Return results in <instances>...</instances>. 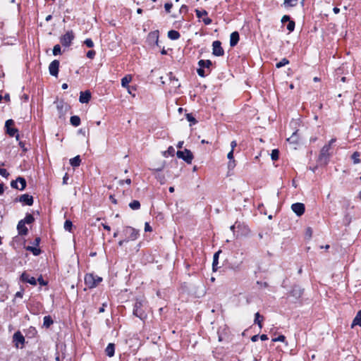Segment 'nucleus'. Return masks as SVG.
Instances as JSON below:
<instances>
[{"label": "nucleus", "instance_id": "27", "mask_svg": "<svg viewBox=\"0 0 361 361\" xmlns=\"http://www.w3.org/2000/svg\"><path fill=\"white\" fill-rule=\"evenodd\" d=\"M6 128V133L11 137H13L16 135V138L17 140H19V135L17 133H18V130L15 128H11V127H7Z\"/></svg>", "mask_w": 361, "mask_h": 361}, {"label": "nucleus", "instance_id": "48", "mask_svg": "<svg viewBox=\"0 0 361 361\" xmlns=\"http://www.w3.org/2000/svg\"><path fill=\"white\" fill-rule=\"evenodd\" d=\"M96 55V52L94 50H90L87 52V57L89 59H93Z\"/></svg>", "mask_w": 361, "mask_h": 361}, {"label": "nucleus", "instance_id": "44", "mask_svg": "<svg viewBox=\"0 0 361 361\" xmlns=\"http://www.w3.org/2000/svg\"><path fill=\"white\" fill-rule=\"evenodd\" d=\"M61 54V48L59 44H56L53 48V54L54 56L59 55Z\"/></svg>", "mask_w": 361, "mask_h": 361}, {"label": "nucleus", "instance_id": "8", "mask_svg": "<svg viewBox=\"0 0 361 361\" xmlns=\"http://www.w3.org/2000/svg\"><path fill=\"white\" fill-rule=\"evenodd\" d=\"M212 54L216 56H222L224 54V50L221 47V42L216 40L212 43Z\"/></svg>", "mask_w": 361, "mask_h": 361}, {"label": "nucleus", "instance_id": "22", "mask_svg": "<svg viewBox=\"0 0 361 361\" xmlns=\"http://www.w3.org/2000/svg\"><path fill=\"white\" fill-rule=\"evenodd\" d=\"M115 353V345L114 343H109L105 349V353L109 357H112Z\"/></svg>", "mask_w": 361, "mask_h": 361}, {"label": "nucleus", "instance_id": "34", "mask_svg": "<svg viewBox=\"0 0 361 361\" xmlns=\"http://www.w3.org/2000/svg\"><path fill=\"white\" fill-rule=\"evenodd\" d=\"M129 207L133 210H138L140 209V203L138 200H133L129 203Z\"/></svg>", "mask_w": 361, "mask_h": 361}, {"label": "nucleus", "instance_id": "51", "mask_svg": "<svg viewBox=\"0 0 361 361\" xmlns=\"http://www.w3.org/2000/svg\"><path fill=\"white\" fill-rule=\"evenodd\" d=\"M289 20H290V17L288 15H284L281 18V23L283 24L288 22Z\"/></svg>", "mask_w": 361, "mask_h": 361}, {"label": "nucleus", "instance_id": "57", "mask_svg": "<svg viewBox=\"0 0 361 361\" xmlns=\"http://www.w3.org/2000/svg\"><path fill=\"white\" fill-rule=\"evenodd\" d=\"M286 337L283 335H280L276 338H274L273 341H283L285 340Z\"/></svg>", "mask_w": 361, "mask_h": 361}, {"label": "nucleus", "instance_id": "54", "mask_svg": "<svg viewBox=\"0 0 361 361\" xmlns=\"http://www.w3.org/2000/svg\"><path fill=\"white\" fill-rule=\"evenodd\" d=\"M124 183L130 185L131 183V179L130 178H127L126 180H121L119 181V184L121 185H123Z\"/></svg>", "mask_w": 361, "mask_h": 361}, {"label": "nucleus", "instance_id": "10", "mask_svg": "<svg viewBox=\"0 0 361 361\" xmlns=\"http://www.w3.org/2000/svg\"><path fill=\"white\" fill-rule=\"evenodd\" d=\"M291 209L298 216H302L305 211V207L303 203L296 202L291 205Z\"/></svg>", "mask_w": 361, "mask_h": 361}, {"label": "nucleus", "instance_id": "23", "mask_svg": "<svg viewBox=\"0 0 361 361\" xmlns=\"http://www.w3.org/2000/svg\"><path fill=\"white\" fill-rule=\"evenodd\" d=\"M221 252V250H219L218 252H215L213 257V262H212V269L213 271H217V265L219 264V256Z\"/></svg>", "mask_w": 361, "mask_h": 361}, {"label": "nucleus", "instance_id": "38", "mask_svg": "<svg viewBox=\"0 0 361 361\" xmlns=\"http://www.w3.org/2000/svg\"><path fill=\"white\" fill-rule=\"evenodd\" d=\"M175 154V149L170 146L166 151L164 152L163 155L165 157H168L169 156H173Z\"/></svg>", "mask_w": 361, "mask_h": 361}, {"label": "nucleus", "instance_id": "16", "mask_svg": "<svg viewBox=\"0 0 361 361\" xmlns=\"http://www.w3.org/2000/svg\"><path fill=\"white\" fill-rule=\"evenodd\" d=\"M91 99V92L89 90L80 92L79 102L82 104H87Z\"/></svg>", "mask_w": 361, "mask_h": 361}, {"label": "nucleus", "instance_id": "5", "mask_svg": "<svg viewBox=\"0 0 361 361\" xmlns=\"http://www.w3.org/2000/svg\"><path fill=\"white\" fill-rule=\"evenodd\" d=\"M74 38V32L73 30H69L60 37V42L63 47H68L71 46Z\"/></svg>", "mask_w": 361, "mask_h": 361}, {"label": "nucleus", "instance_id": "9", "mask_svg": "<svg viewBox=\"0 0 361 361\" xmlns=\"http://www.w3.org/2000/svg\"><path fill=\"white\" fill-rule=\"evenodd\" d=\"M329 145H324L319 154V159L320 161L323 162L324 164H326L329 158Z\"/></svg>", "mask_w": 361, "mask_h": 361}, {"label": "nucleus", "instance_id": "43", "mask_svg": "<svg viewBox=\"0 0 361 361\" xmlns=\"http://www.w3.org/2000/svg\"><path fill=\"white\" fill-rule=\"evenodd\" d=\"M288 23V25H287L286 28H287V30L289 31V32H293V31L294 30V29H295V22H294L293 20H289Z\"/></svg>", "mask_w": 361, "mask_h": 361}, {"label": "nucleus", "instance_id": "58", "mask_svg": "<svg viewBox=\"0 0 361 361\" xmlns=\"http://www.w3.org/2000/svg\"><path fill=\"white\" fill-rule=\"evenodd\" d=\"M40 241H41L40 238H39V237H37V238L34 240V241H33V243H32V245H35V246H38V245H39V243H40Z\"/></svg>", "mask_w": 361, "mask_h": 361}, {"label": "nucleus", "instance_id": "45", "mask_svg": "<svg viewBox=\"0 0 361 361\" xmlns=\"http://www.w3.org/2000/svg\"><path fill=\"white\" fill-rule=\"evenodd\" d=\"M73 226V223L70 220H66L64 223V228L66 231H71Z\"/></svg>", "mask_w": 361, "mask_h": 361}, {"label": "nucleus", "instance_id": "49", "mask_svg": "<svg viewBox=\"0 0 361 361\" xmlns=\"http://www.w3.org/2000/svg\"><path fill=\"white\" fill-rule=\"evenodd\" d=\"M0 176L7 178L9 176L8 172L5 169H0Z\"/></svg>", "mask_w": 361, "mask_h": 361}, {"label": "nucleus", "instance_id": "11", "mask_svg": "<svg viewBox=\"0 0 361 361\" xmlns=\"http://www.w3.org/2000/svg\"><path fill=\"white\" fill-rule=\"evenodd\" d=\"M15 201L23 202L24 204L28 206H32L34 202L33 197L28 194L21 195L18 198H16Z\"/></svg>", "mask_w": 361, "mask_h": 361}, {"label": "nucleus", "instance_id": "33", "mask_svg": "<svg viewBox=\"0 0 361 361\" xmlns=\"http://www.w3.org/2000/svg\"><path fill=\"white\" fill-rule=\"evenodd\" d=\"M360 157V153L358 152H355L351 155V159L353 160L354 164H358L361 162Z\"/></svg>", "mask_w": 361, "mask_h": 361}, {"label": "nucleus", "instance_id": "47", "mask_svg": "<svg viewBox=\"0 0 361 361\" xmlns=\"http://www.w3.org/2000/svg\"><path fill=\"white\" fill-rule=\"evenodd\" d=\"M173 7V4L171 2H167L164 4V8L167 13L171 12V9Z\"/></svg>", "mask_w": 361, "mask_h": 361}, {"label": "nucleus", "instance_id": "52", "mask_svg": "<svg viewBox=\"0 0 361 361\" xmlns=\"http://www.w3.org/2000/svg\"><path fill=\"white\" fill-rule=\"evenodd\" d=\"M18 181H17V179L15 180H12L11 182V186L13 188H15V189H17V190H19V186L18 185Z\"/></svg>", "mask_w": 361, "mask_h": 361}, {"label": "nucleus", "instance_id": "56", "mask_svg": "<svg viewBox=\"0 0 361 361\" xmlns=\"http://www.w3.org/2000/svg\"><path fill=\"white\" fill-rule=\"evenodd\" d=\"M14 124V121L12 119H8L6 121L5 128L11 127V126Z\"/></svg>", "mask_w": 361, "mask_h": 361}, {"label": "nucleus", "instance_id": "2", "mask_svg": "<svg viewBox=\"0 0 361 361\" xmlns=\"http://www.w3.org/2000/svg\"><path fill=\"white\" fill-rule=\"evenodd\" d=\"M212 65V62L210 60H200L198 61L199 68L197 69L198 75L202 78L206 77L211 72L210 66Z\"/></svg>", "mask_w": 361, "mask_h": 361}, {"label": "nucleus", "instance_id": "55", "mask_svg": "<svg viewBox=\"0 0 361 361\" xmlns=\"http://www.w3.org/2000/svg\"><path fill=\"white\" fill-rule=\"evenodd\" d=\"M202 21L203 23L206 25H210L212 23V20L210 18H204L202 19Z\"/></svg>", "mask_w": 361, "mask_h": 361}, {"label": "nucleus", "instance_id": "36", "mask_svg": "<svg viewBox=\"0 0 361 361\" xmlns=\"http://www.w3.org/2000/svg\"><path fill=\"white\" fill-rule=\"evenodd\" d=\"M298 0H284L283 5L285 7H293L298 4Z\"/></svg>", "mask_w": 361, "mask_h": 361}, {"label": "nucleus", "instance_id": "24", "mask_svg": "<svg viewBox=\"0 0 361 361\" xmlns=\"http://www.w3.org/2000/svg\"><path fill=\"white\" fill-rule=\"evenodd\" d=\"M264 320V317L262 316L259 312L255 313V320L254 323L257 324L259 329L262 328V322Z\"/></svg>", "mask_w": 361, "mask_h": 361}, {"label": "nucleus", "instance_id": "40", "mask_svg": "<svg viewBox=\"0 0 361 361\" xmlns=\"http://www.w3.org/2000/svg\"><path fill=\"white\" fill-rule=\"evenodd\" d=\"M186 119L190 123V126H192L197 123V120L192 116V114H186Z\"/></svg>", "mask_w": 361, "mask_h": 361}, {"label": "nucleus", "instance_id": "19", "mask_svg": "<svg viewBox=\"0 0 361 361\" xmlns=\"http://www.w3.org/2000/svg\"><path fill=\"white\" fill-rule=\"evenodd\" d=\"M68 105L64 103L63 101H59L56 102V108L59 111L60 114H63L67 110Z\"/></svg>", "mask_w": 361, "mask_h": 361}, {"label": "nucleus", "instance_id": "64", "mask_svg": "<svg viewBox=\"0 0 361 361\" xmlns=\"http://www.w3.org/2000/svg\"><path fill=\"white\" fill-rule=\"evenodd\" d=\"M237 146V142L235 140H233L231 142V150H234L235 147Z\"/></svg>", "mask_w": 361, "mask_h": 361}, {"label": "nucleus", "instance_id": "26", "mask_svg": "<svg viewBox=\"0 0 361 361\" xmlns=\"http://www.w3.org/2000/svg\"><path fill=\"white\" fill-rule=\"evenodd\" d=\"M37 334V331L33 326H30L25 333V336L28 338H34Z\"/></svg>", "mask_w": 361, "mask_h": 361}, {"label": "nucleus", "instance_id": "7", "mask_svg": "<svg viewBox=\"0 0 361 361\" xmlns=\"http://www.w3.org/2000/svg\"><path fill=\"white\" fill-rule=\"evenodd\" d=\"M304 292V289L301 288L299 286L295 285L293 286L289 293V296L293 298V302H296L300 299Z\"/></svg>", "mask_w": 361, "mask_h": 361}, {"label": "nucleus", "instance_id": "29", "mask_svg": "<svg viewBox=\"0 0 361 361\" xmlns=\"http://www.w3.org/2000/svg\"><path fill=\"white\" fill-rule=\"evenodd\" d=\"M81 159L79 155L70 159V164L73 167H78L80 165Z\"/></svg>", "mask_w": 361, "mask_h": 361}, {"label": "nucleus", "instance_id": "4", "mask_svg": "<svg viewBox=\"0 0 361 361\" xmlns=\"http://www.w3.org/2000/svg\"><path fill=\"white\" fill-rule=\"evenodd\" d=\"M123 233L125 236V240H135L139 237V230L131 226H125L123 229Z\"/></svg>", "mask_w": 361, "mask_h": 361}, {"label": "nucleus", "instance_id": "17", "mask_svg": "<svg viewBox=\"0 0 361 361\" xmlns=\"http://www.w3.org/2000/svg\"><path fill=\"white\" fill-rule=\"evenodd\" d=\"M17 230L20 235H26L28 233V229L25 226V221H20L17 225Z\"/></svg>", "mask_w": 361, "mask_h": 361}, {"label": "nucleus", "instance_id": "13", "mask_svg": "<svg viewBox=\"0 0 361 361\" xmlns=\"http://www.w3.org/2000/svg\"><path fill=\"white\" fill-rule=\"evenodd\" d=\"M147 40L150 45H154V44L158 45L159 31L155 30L153 32H150L147 35Z\"/></svg>", "mask_w": 361, "mask_h": 361}, {"label": "nucleus", "instance_id": "41", "mask_svg": "<svg viewBox=\"0 0 361 361\" xmlns=\"http://www.w3.org/2000/svg\"><path fill=\"white\" fill-rule=\"evenodd\" d=\"M195 14H196V16L198 18H201L202 16H207L208 13L206 10H199V9H195Z\"/></svg>", "mask_w": 361, "mask_h": 361}, {"label": "nucleus", "instance_id": "1", "mask_svg": "<svg viewBox=\"0 0 361 361\" xmlns=\"http://www.w3.org/2000/svg\"><path fill=\"white\" fill-rule=\"evenodd\" d=\"M145 300L141 298H136L133 306V315L140 318L142 321H144L147 317V314L145 310Z\"/></svg>", "mask_w": 361, "mask_h": 361}, {"label": "nucleus", "instance_id": "25", "mask_svg": "<svg viewBox=\"0 0 361 361\" xmlns=\"http://www.w3.org/2000/svg\"><path fill=\"white\" fill-rule=\"evenodd\" d=\"M168 37L171 40H176L178 39L180 37V33L174 30H169L168 32Z\"/></svg>", "mask_w": 361, "mask_h": 361}, {"label": "nucleus", "instance_id": "14", "mask_svg": "<svg viewBox=\"0 0 361 361\" xmlns=\"http://www.w3.org/2000/svg\"><path fill=\"white\" fill-rule=\"evenodd\" d=\"M13 341L15 344V345L18 348L19 346V344L23 345L25 343V337L21 334L20 331H16L14 333L13 336Z\"/></svg>", "mask_w": 361, "mask_h": 361}, {"label": "nucleus", "instance_id": "60", "mask_svg": "<svg viewBox=\"0 0 361 361\" xmlns=\"http://www.w3.org/2000/svg\"><path fill=\"white\" fill-rule=\"evenodd\" d=\"M296 134H297V131L293 133V135L289 138H288V140L289 141L291 140L293 142H295L296 141Z\"/></svg>", "mask_w": 361, "mask_h": 361}, {"label": "nucleus", "instance_id": "6", "mask_svg": "<svg viewBox=\"0 0 361 361\" xmlns=\"http://www.w3.org/2000/svg\"><path fill=\"white\" fill-rule=\"evenodd\" d=\"M176 155L179 159L184 160L188 164H190L193 159L192 153L188 149H185L183 151H177Z\"/></svg>", "mask_w": 361, "mask_h": 361}, {"label": "nucleus", "instance_id": "31", "mask_svg": "<svg viewBox=\"0 0 361 361\" xmlns=\"http://www.w3.org/2000/svg\"><path fill=\"white\" fill-rule=\"evenodd\" d=\"M26 250L30 251L35 256H38L41 254L42 251L39 248L34 246H27Z\"/></svg>", "mask_w": 361, "mask_h": 361}, {"label": "nucleus", "instance_id": "63", "mask_svg": "<svg viewBox=\"0 0 361 361\" xmlns=\"http://www.w3.org/2000/svg\"><path fill=\"white\" fill-rule=\"evenodd\" d=\"M106 307V303H103L102 306L101 307H99V313L104 312L105 311Z\"/></svg>", "mask_w": 361, "mask_h": 361}, {"label": "nucleus", "instance_id": "12", "mask_svg": "<svg viewBox=\"0 0 361 361\" xmlns=\"http://www.w3.org/2000/svg\"><path fill=\"white\" fill-rule=\"evenodd\" d=\"M59 61L54 60L49 66V71L51 75L57 77L59 74Z\"/></svg>", "mask_w": 361, "mask_h": 361}, {"label": "nucleus", "instance_id": "3", "mask_svg": "<svg viewBox=\"0 0 361 361\" xmlns=\"http://www.w3.org/2000/svg\"><path fill=\"white\" fill-rule=\"evenodd\" d=\"M102 281V277L94 275L93 274H87L85 276V283L90 289L97 287L99 285V283Z\"/></svg>", "mask_w": 361, "mask_h": 361}, {"label": "nucleus", "instance_id": "32", "mask_svg": "<svg viewBox=\"0 0 361 361\" xmlns=\"http://www.w3.org/2000/svg\"><path fill=\"white\" fill-rule=\"evenodd\" d=\"M43 326L46 328H49L53 324V319L51 316H45L43 319Z\"/></svg>", "mask_w": 361, "mask_h": 361}, {"label": "nucleus", "instance_id": "53", "mask_svg": "<svg viewBox=\"0 0 361 361\" xmlns=\"http://www.w3.org/2000/svg\"><path fill=\"white\" fill-rule=\"evenodd\" d=\"M152 231V228L150 226L148 222H146L145 224V232H151Z\"/></svg>", "mask_w": 361, "mask_h": 361}, {"label": "nucleus", "instance_id": "30", "mask_svg": "<svg viewBox=\"0 0 361 361\" xmlns=\"http://www.w3.org/2000/svg\"><path fill=\"white\" fill-rule=\"evenodd\" d=\"M70 122L73 126L78 127L80 124V118L78 116H72Z\"/></svg>", "mask_w": 361, "mask_h": 361}, {"label": "nucleus", "instance_id": "18", "mask_svg": "<svg viewBox=\"0 0 361 361\" xmlns=\"http://www.w3.org/2000/svg\"><path fill=\"white\" fill-rule=\"evenodd\" d=\"M240 39L239 33L237 31L233 32L230 36V46L233 47L237 45Z\"/></svg>", "mask_w": 361, "mask_h": 361}, {"label": "nucleus", "instance_id": "50", "mask_svg": "<svg viewBox=\"0 0 361 361\" xmlns=\"http://www.w3.org/2000/svg\"><path fill=\"white\" fill-rule=\"evenodd\" d=\"M235 166V161L234 159L229 160L228 163V169H233Z\"/></svg>", "mask_w": 361, "mask_h": 361}, {"label": "nucleus", "instance_id": "46", "mask_svg": "<svg viewBox=\"0 0 361 361\" xmlns=\"http://www.w3.org/2000/svg\"><path fill=\"white\" fill-rule=\"evenodd\" d=\"M84 44L89 48H92L94 47V42L93 41L90 39V38H87L86 39L85 41H84Z\"/></svg>", "mask_w": 361, "mask_h": 361}, {"label": "nucleus", "instance_id": "61", "mask_svg": "<svg viewBox=\"0 0 361 361\" xmlns=\"http://www.w3.org/2000/svg\"><path fill=\"white\" fill-rule=\"evenodd\" d=\"M19 146L22 148L23 152H27V149L25 147V143L22 141L19 142Z\"/></svg>", "mask_w": 361, "mask_h": 361}, {"label": "nucleus", "instance_id": "21", "mask_svg": "<svg viewBox=\"0 0 361 361\" xmlns=\"http://www.w3.org/2000/svg\"><path fill=\"white\" fill-rule=\"evenodd\" d=\"M169 80L171 81V83L172 84L173 87L174 88H178L180 85V83L178 82V80L176 78L175 75H173V74L170 72L169 74Z\"/></svg>", "mask_w": 361, "mask_h": 361}, {"label": "nucleus", "instance_id": "59", "mask_svg": "<svg viewBox=\"0 0 361 361\" xmlns=\"http://www.w3.org/2000/svg\"><path fill=\"white\" fill-rule=\"evenodd\" d=\"M39 283L42 286H45L47 285V282L44 281V280L43 279L42 276H39L37 279Z\"/></svg>", "mask_w": 361, "mask_h": 361}, {"label": "nucleus", "instance_id": "20", "mask_svg": "<svg viewBox=\"0 0 361 361\" xmlns=\"http://www.w3.org/2000/svg\"><path fill=\"white\" fill-rule=\"evenodd\" d=\"M355 326H361V310L357 312L356 316L353 319L351 324V328H353Z\"/></svg>", "mask_w": 361, "mask_h": 361}, {"label": "nucleus", "instance_id": "42", "mask_svg": "<svg viewBox=\"0 0 361 361\" xmlns=\"http://www.w3.org/2000/svg\"><path fill=\"white\" fill-rule=\"evenodd\" d=\"M279 157V151L277 149H274L271 151V158L273 161H276Z\"/></svg>", "mask_w": 361, "mask_h": 361}, {"label": "nucleus", "instance_id": "37", "mask_svg": "<svg viewBox=\"0 0 361 361\" xmlns=\"http://www.w3.org/2000/svg\"><path fill=\"white\" fill-rule=\"evenodd\" d=\"M21 221H25V224H32L35 221L34 216L30 214H26V216L24 219H22Z\"/></svg>", "mask_w": 361, "mask_h": 361}, {"label": "nucleus", "instance_id": "15", "mask_svg": "<svg viewBox=\"0 0 361 361\" xmlns=\"http://www.w3.org/2000/svg\"><path fill=\"white\" fill-rule=\"evenodd\" d=\"M20 281L24 283H28L31 285L35 286L37 284V280L35 277L30 276L28 274L24 271L20 276Z\"/></svg>", "mask_w": 361, "mask_h": 361}, {"label": "nucleus", "instance_id": "39", "mask_svg": "<svg viewBox=\"0 0 361 361\" xmlns=\"http://www.w3.org/2000/svg\"><path fill=\"white\" fill-rule=\"evenodd\" d=\"M289 63V61L286 58H283L279 62L276 63V67L277 68H280L288 64Z\"/></svg>", "mask_w": 361, "mask_h": 361}, {"label": "nucleus", "instance_id": "62", "mask_svg": "<svg viewBox=\"0 0 361 361\" xmlns=\"http://www.w3.org/2000/svg\"><path fill=\"white\" fill-rule=\"evenodd\" d=\"M227 158L229 159V160H231V159H233V150H231L228 154H227Z\"/></svg>", "mask_w": 361, "mask_h": 361}, {"label": "nucleus", "instance_id": "28", "mask_svg": "<svg viewBox=\"0 0 361 361\" xmlns=\"http://www.w3.org/2000/svg\"><path fill=\"white\" fill-rule=\"evenodd\" d=\"M132 77L130 75H127L121 79V85L123 87L129 88L128 84L130 82Z\"/></svg>", "mask_w": 361, "mask_h": 361}, {"label": "nucleus", "instance_id": "35", "mask_svg": "<svg viewBox=\"0 0 361 361\" xmlns=\"http://www.w3.org/2000/svg\"><path fill=\"white\" fill-rule=\"evenodd\" d=\"M17 181L20 183V187H19V190H23L26 188V180L21 176L17 178Z\"/></svg>", "mask_w": 361, "mask_h": 361}]
</instances>
